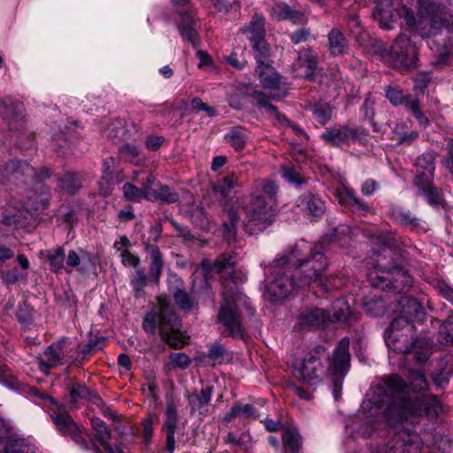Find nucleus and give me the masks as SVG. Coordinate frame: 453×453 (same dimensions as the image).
Wrapping results in <instances>:
<instances>
[{
	"instance_id": "1",
	"label": "nucleus",
	"mask_w": 453,
	"mask_h": 453,
	"mask_svg": "<svg viewBox=\"0 0 453 453\" xmlns=\"http://www.w3.org/2000/svg\"><path fill=\"white\" fill-rule=\"evenodd\" d=\"M278 186L269 179H257L251 187V200L244 208L243 227L249 234L263 232L274 221Z\"/></svg>"
},
{
	"instance_id": "2",
	"label": "nucleus",
	"mask_w": 453,
	"mask_h": 453,
	"mask_svg": "<svg viewBox=\"0 0 453 453\" xmlns=\"http://www.w3.org/2000/svg\"><path fill=\"white\" fill-rule=\"evenodd\" d=\"M283 263H288L297 277L299 287H308L323 275L328 262L325 254L317 247H310L306 242L296 244L283 255Z\"/></svg>"
},
{
	"instance_id": "3",
	"label": "nucleus",
	"mask_w": 453,
	"mask_h": 453,
	"mask_svg": "<svg viewBox=\"0 0 453 453\" xmlns=\"http://www.w3.org/2000/svg\"><path fill=\"white\" fill-rule=\"evenodd\" d=\"M407 380L397 374H389L382 377L380 380L372 387V402L380 408L396 400L397 395L411 392L415 394L428 390L429 386L422 370L409 368Z\"/></svg>"
},
{
	"instance_id": "4",
	"label": "nucleus",
	"mask_w": 453,
	"mask_h": 453,
	"mask_svg": "<svg viewBox=\"0 0 453 453\" xmlns=\"http://www.w3.org/2000/svg\"><path fill=\"white\" fill-rule=\"evenodd\" d=\"M157 301L158 311L145 315L142 328L148 334H155L157 322L162 340L173 349H181L186 342L180 330V321L166 298L159 296Z\"/></svg>"
},
{
	"instance_id": "5",
	"label": "nucleus",
	"mask_w": 453,
	"mask_h": 453,
	"mask_svg": "<svg viewBox=\"0 0 453 453\" xmlns=\"http://www.w3.org/2000/svg\"><path fill=\"white\" fill-rule=\"evenodd\" d=\"M441 404L434 395H426L413 399L401 395L387 405L384 417L390 426H395L411 417L423 415L437 416Z\"/></svg>"
},
{
	"instance_id": "6",
	"label": "nucleus",
	"mask_w": 453,
	"mask_h": 453,
	"mask_svg": "<svg viewBox=\"0 0 453 453\" xmlns=\"http://www.w3.org/2000/svg\"><path fill=\"white\" fill-rule=\"evenodd\" d=\"M225 290L222 293L223 300L218 314L219 321L223 324L228 335L234 338H242L244 334L241 305L245 304V296L233 287L226 289V279L223 280Z\"/></svg>"
},
{
	"instance_id": "7",
	"label": "nucleus",
	"mask_w": 453,
	"mask_h": 453,
	"mask_svg": "<svg viewBox=\"0 0 453 453\" xmlns=\"http://www.w3.org/2000/svg\"><path fill=\"white\" fill-rule=\"evenodd\" d=\"M50 176L48 168L37 171L26 161L10 160L0 165V181L5 185L34 188Z\"/></svg>"
},
{
	"instance_id": "8",
	"label": "nucleus",
	"mask_w": 453,
	"mask_h": 453,
	"mask_svg": "<svg viewBox=\"0 0 453 453\" xmlns=\"http://www.w3.org/2000/svg\"><path fill=\"white\" fill-rule=\"evenodd\" d=\"M1 114L5 120L17 145L23 149H30L34 144V134L25 127L24 104L11 96L0 100Z\"/></svg>"
},
{
	"instance_id": "9",
	"label": "nucleus",
	"mask_w": 453,
	"mask_h": 453,
	"mask_svg": "<svg viewBox=\"0 0 453 453\" xmlns=\"http://www.w3.org/2000/svg\"><path fill=\"white\" fill-rule=\"evenodd\" d=\"M283 255L271 265L272 280L266 286L265 296L273 303L287 298L295 288H299L297 277L288 263H283Z\"/></svg>"
},
{
	"instance_id": "10",
	"label": "nucleus",
	"mask_w": 453,
	"mask_h": 453,
	"mask_svg": "<svg viewBox=\"0 0 453 453\" xmlns=\"http://www.w3.org/2000/svg\"><path fill=\"white\" fill-rule=\"evenodd\" d=\"M325 355L326 349L318 345L303 357L294 358L292 368L295 379L308 386H316L321 383L324 372L321 359Z\"/></svg>"
},
{
	"instance_id": "11",
	"label": "nucleus",
	"mask_w": 453,
	"mask_h": 453,
	"mask_svg": "<svg viewBox=\"0 0 453 453\" xmlns=\"http://www.w3.org/2000/svg\"><path fill=\"white\" fill-rule=\"evenodd\" d=\"M384 58L395 69H414L418 64V48L407 35L400 34Z\"/></svg>"
},
{
	"instance_id": "12",
	"label": "nucleus",
	"mask_w": 453,
	"mask_h": 453,
	"mask_svg": "<svg viewBox=\"0 0 453 453\" xmlns=\"http://www.w3.org/2000/svg\"><path fill=\"white\" fill-rule=\"evenodd\" d=\"M385 338L390 349L403 354H408L418 339L415 326L403 319H395L392 321Z\"/></svg>"
},
{
	"instance_id": "13",
	"label": "nucleus",
	"mask_w": 453,
	"mask_h": 453,
	"mask_svg": "<svg viewBox=\"0 0 453 453\" xmlns=\"http://www.w3.org/2000/svg\"><path fill=\"white\" fill-rule=\"evenodd\" d=\"M418 10L421 22L427 21L430 26L428 35L441 27L453 31V7L446 9L429 0H418Z\"/></svg>"
},
{
	"instance_id": "14",
	"label": "nucleus",
	"mask_w": 453,
	"mask_h": 453,
	"mask_svg": "<svg viewBox=\"0 0 453 453\" xmlns=\"http://www.w3.org/2000/svg\"><path fill=\"white\" fill-rule=\"evenodd\" d=\"M368 132L361 127H350L347 125L335 126L326 128L321 134V138L332 146L341 147L349 145L355 142L365 141Z\"/></svg>"
},
{
	"instance_id": "15",
	"label": "nucleus",
	"mask_w": 453,
	"mask_h": 453,
	"mask_svg": "<svg viewBox=\"0 0 453 453\" xmlns=\"http://www.w3.org/2000/svg\"><path fill=\"white\" fill-rule=\"evenodd\" d=\"M50 401L51 403L50 415L57 428L64 435L70 436L74 442L83 447L82 432L66 411L65 406L53 398H50Z\"/></svg>"
},
{
	"instance_id": "16",
	"label": "nucleus",
	"mask_w": 453,
	"mask_h": 453,
	"mask_svg": "<svg viewBox=\"0 0 453 453\" xmlns=\"http://www.w3.org/2000/svg\"><path fill=\"white\" fill-rule=\"evenodd\" d=\"M236 265V256L234 253L224 252L219 255L213 261L205 259L201 263V269L206 278L209 273H221L228 272L233 284L235 286L234 280V267Z\"/></svg>"
},
{
	"instance_id": "17",
	"label": "nucleus",
	"mask_w": 453,
	"mask_h": 453,
	"mask_svg": "<svg viewBox=\"0 0 453 453\" xmlns=\"http://www.w3.org/2000/svg\"><path fill=\"white\" fill-rule=\"evenodd\" d=\"M391 443L394 453H419L422 447L419 435L406 429L396 433Z\"/></svg>"
},
{
	"instance_id": "18",
	"label": "nucleus",
	"mask_w": 453,
	"mask_h": 453,
	"mask_svg": "<svg viewBox=\"0 0 453 453\" xmlns=\"http://www.w3.org/2000/svg\"><path fill=\"white\" fill-rule=\"evenodd\" d=\"M178 425L179 416L177 412V406L173 401L167 402L164 412L162 430L165 434V447L167 451L170 453H173L175 449V432L178 428Z\"/></svg>"
},
{
	"instance_id": "19",
	"label": "nucleus",
	"mask_w": 453,
	"mask_h": 453,
	"mask_svg": "<svg viewBox=\"0 0 453 453\" xmlns=\"http://www.w3.org/2000/svg\"><path fill=\"white\" fill-rule=\"evenodd\" d=\"M65 343L66 340L63 338L46 348L43 352L45 359H39V368L41 371L46 372L48 369L64 363L65 358L68 356Z\"/></svg>"
},
{
	"instance_id": "20",
	"label": "nucleus",
	"mask_w": 453,
	"mask_h": 453,
	"mask_svg": "<svg viewBox=\"0 0 453 453\" xmlns=\"http://www.w3.org/2000/svg\"><path fill=\"white\" fill-rule=\"evenodd\" d=\"M296 206L306 216L321 218L326 212V203L318 195L303 191L296 199Z\"/></svg>"
},
{
	"instance_id": "21",
	"label": "nucleus",
	"mask_w": 453,
	"mask_h": 453,
	"mask_svg": "<svg viewBox=\"0 0 453 453\" xmlns=\"http://www.w3.org/2000/svg\"><path fill=\"white\" fill-rule=\"evenodd\" d=\"M349 340L342 339L334 350L329 361L328 372L337 378H342L349 364Z\"/></svg>"
},
{
	"instance_id": "22",
	"label": "nucleus",
	"mask_w": 453,
	"mask_h": 453,
	"mask_svg": "<svg viewBox=\"0 0 453 453\" xmlns=\"http://www.w3.org/2000/svg\"><path fill=\"white\" fill-rule=\"evenodd\" d=\"M330 319V315L323 309L313 308L301 312L296 328L311 330L324 326Z\"/></svg>"
},
{
	"instance_id": "23",
	"label": "nucleus",
	"mask_w": 453,
	"mask_h": 453,
	"mask_svg": "<svg viewBox=\"0 0 453 453\" xmlns=\"http://www.w3.org/2000/svg\"><path fill=\"white\" fill-rule=\"evenodd\" d=\"M400 315L396 319H403L408 323L422 322L426 316L424 307L414 298L402 297L399 301Z\"/></svg>"
},
{
	"instance_id": "24",
	"label": "nucleus",
	"mask_w": 453,
	"mask_h": 453,
	"mask_svg": "<svg viewBox=\"0 0 453 453\" xmlns=\"http://www.w3.org/2000/svg\"><path fill=\"white\" fill-rule=\"evenodd\" d=\"M168 283L169 292L173 296L177 306L182 311H191L195 307L196 303L184 289V282L181 278L173 275Z\"/></svg>"
},
{
	"instance_id": "25",
	"label": "nucleus",
	"mask_w": 453,
	"mask_h": 453,
	"mask_svg": "<svg viewBox=\"0 0 453 453\" xmlns=\"http://www.w3.org/2000/svg\"><path fill=\"white\" fill-rule=\"evenodd\" d=\"M144 250L150 257V275L152 282L158 284L165 266L164 255L158 246L151 243H145Z\"/></svg>"
},
{
	"instance_id": "26",
	"label": "nucleus",
	"mask_w": 453,
	"mask_h": 453,
	"mask_svg": "<svg viewBox=\"0 0 453 453\" xmlns=\"http://www.w3.org/2000/svg\"><path fill=\"white\" fill-rule=\"evenodd\" d=\"M196 11L182 12H180V20L178 26L179 31L181 36L188 41L194 47H196L200 43L198 33L196 28V22L194 20V15Z\"/></svg>"
},
{
	"instance_id": "27",
	"label": "nucleus",
	"mask_w": 453,
	"mask_h": 453,
	"mask_svg": "<svg viewBox=\"0 0 453 453\" xmlns=\"http://www.w3.org/2000/svg\"><path fill=\"white\" fill-rule=\"evenodd\" d=\"M265 19L261 13L256 12L251 19L240 28L239 33L250 42L265 37Z\"/></svg>"
},
{
	"instance_id": "28",
	"label": "nucleus",
	"mask_w": 453,
	"mask_h": 453,
	"mask_svg": "<svg viewBox=\"0 0 453 453\" xmlns=\"http://www.w3.org/2000/svg\"><path fill=\"white\" fill-rule=\"evenodd\" d=\"M212 392L213 388L211 386H207L200 391L196 390L191 394H188L187 397L190 407V412L194 413L198 411L200 415H205L207 411L205 408L211 401Z\"/></svg>"
},
{
	"instance_id": "29",
	"label": "nucleus",
	"mask_w": 453,
	"mask_h": 453,
	"mask_svg": "<svg viewBox=\"0 0 453 453\" xmlns=\"http://www.w3.org/2000/svg\"><path fill=\"white\" fill-rule=\"evenodd\" d=\"M296 65L298 68L305 67L303 77L306 80L313 81L315 70L318 67L317 54L311 48H303L298 52Z\"/></svg>"
},
{
	"instance_id": "30",
	"label": "nucleus",
	"mask_w": 453,
	"mask_h": 453,
	"mask_svg": "<svg viewBox=\"0 0 453 453\" xmlns=\"http://www.w3.org/2000/svg\"><path fill=\"white\" fill-rule=\"evenodd\" d=\"M435 155L433 152L427 151L420 155L416 159L417 177L415 180L422 181L426 180H433L434 175Z\"/></svg>"
},
{
	"instance_id": "31",
	"label": "nucleus",
	"mask_w": 453,
	"mask_h": 453,
	"mask_svg": "<svg viewBox=\"0 0 453 453\" xmlns=\"http://www.w3.org/2000/svg\"><path fill=\"white\" fill-rule=\"evenodd\" d=\"M256 72L264 88L276 89L280 88L282 77L275 71L271 63L257 65Z\"/></svg>"
},
{
	"instance_id": "32",
	"label": "nucleus",
	"mask_w": 453,
	"mask_h": 453,
	"mask_svg": "<svg viewBox=\"0 0 453 453\" xmlns=\"http://www.w3.org/2000/svg\"><path fill=\"white\" fill-rule=\"evenodd\" d=\"M328 50L332 56L345 55L349 50V43L345 35L338 28H333L327 35Z\"/></svg>"
},
{
	"instance_id": "33",
	"label": "nucleus",
	"mask_w": 453,
	"mask_h": 453,
	"mask_svg": "<svg viewBox=\"0 0 453 453\" xmlns=\"http://www.w3.org/2000/svg\"><path fill=\"white\" fill-rule=\"evenodd\" d=\"M415 184L431 206L443 204L444 198L442 192L433 184L432 180L422 181L418 180H415Z\"/></svg>"
},
{
	"instance_id": "34",
	"label": "nucleus",
	"mask_w": 453,
	"mask_h": 453,
	"mask_svg": "<svg viewBox=\"0 0 453 453\" xmlns=\"http://www.w3.org/2000/svg\"><path fill=\"white\" fill-rule=\"evenodd\" d=\"M391 217L397 224L410 230H416L421 225L420 219L411 211L403 207L395 208Z\"/></svg>"
},
{
	"instance_id": "35",
	"label": "nucleus",
	"mask_w": 453,
	"mask_h": 453,
	"mask_svg": "<svg viewBox=\"0 0 453 453\" xmlns=\"http://www.w3.org/2000/svg\"><path fill=\"white\" fill-rule=\"evenodd\" d=\"M433 344L432 340L418 337L413 343V348L407 355H412L416 362L425 364L432 355Z\"/></svg>"
},
{
	"instance_id": "36",
	"label": "nucleus",
	"mask_w": 453,
	"mask_h": 453,
	"mask_svg": "<svg viewBox=\"0 0 453 453\" xmlns=\"http://www.w3.org/2000/svg\"><path fill=\"white\" fill-rule=\"evenodd\" d=\"M105 132L108 139L113 143H119L131 139L130 131L127 128L124 119H121L112 120Z\"/></svg>"
},
{
	"instance_id": "37",
	"label": "nucleus",
	"mask_w": 453,
	"mask_h": 453,
	"mask_svg": "<svg viewBox=\"0 0 453 453\" xmlns=\"http://www.w3.org/2000/svg\"><path fill=\"white\" fill-rule=\"evenodd\" d=\"M412 283L411 276L403 268L395 266L393 267V277L389 291L395 293H403L408 291Z\"/></svg>"
},
{
	"instance_id": "38",
	"label": "nucleus",
	"mask_w": 453,
	"mask_h": 453,
	"mask_svg": "<svg viewBox=\"0 0 453 453\" xmlns=\"http://www.w3.org/2000/svg\"><path fill=\"white\" fill-rule=\"evenodd\" d=\"M237 417L255 419L258 418V412L251 404H242L241 403H235L230 411L226 413L224 420L231 422Z\"/></svg>"
},
{
	"instance_id": "39",
	"label": "nucleus",
	"mask_w": 453,
	"mask_h": 453,
	"mask_svg": "<svg viewBox=\"0 0 453 453\" xmlns=\"http://www.w3.org/2000/svg\"><path fill=\"white\" fill-rule=\"evenodd\" d=\"M251 42L254 58L257 61V65L272 63L271 60V48L267 43L265 37L255 40Z\"/></svg>"
},
{
	"instance_id": "40",
	"label": "nucleus",
	"mask_w": 453,
	"mask_h": 453,
	"mask_svg": "<svg viewBox=\"0 0 453 453\" xmlns=\"http://www.w3.org/2000/svg\"><path fill=\"white\" fill-rule=\"evenodd\" d=\"M249 138L248 132L242 127H233L226 135L225 140L235 150H242Z\"/></svg>"
},
{
	"instance_id": "41",
	"label": "nucleus",
	"mask_w": 453,
	"mask_h": 453,
	"mask_svg": "<svg viewBox=\"0 0 453 453\" xmlns=\"http://www.w3.org/2000/svg\"><path fill=\"white\" fill-rule=\"evenodd\" d=\"M250 57V53L246 47H236L225 59L231 66L242 70L247 66Z\"/></svg>"
},
{
	"instance_id": "42",
	"label": "nucleus",
	"mask_w": 453,
	"mask_h": 453,
	"mask_svg": "<svg viewBox=\"0 0 453 453\" xmlns=\"http://www.w3.org/2000/svg\"><path fill=\"white\" fill-rule=\"evenodd\" d=\"M239 186V177L236 173L230 174L218 180L213 186V190L219 193L223 197H226L231 191Z\"/></svg>"
},
{
	"instance_id": "43",
	"label": "nucleus",
	"mask_w": 453,
	"mask_h": 453,
	"mask_svg": "<svg viewBox=\"0 0 453 453\" xmlns=\"http://www.w3.org/2000/svg\"><path fill=\"white\" fill-rule=\"evenodd\" d=\"M282 443L285 450L290 453H299L303 440L299 433L296 429L288 428L282 434Z\"/></svg>"
},
{
	"instance_id": "44",
	"label": "nucleus",
	"mask_w": 453,
	"mask_h": 453,
	"mask_svg": "<svg viewBox=\"0 0 453 453\" xmlns=\"http://www.w3.org/2000/svg\"><path fill=\"white\" fill-rule=\"evenodd\" d=\"M334 311L329 321L344 322L350 324L352 320H357V316L352 313L349 307L344 301H337L334 304Z\"/></svg>"
},
{
	"instance_id": "45",
	"label": "nucleus",
	"mask_w": 453,
	"mask_h": 453,
	"mask_svg": "<svg viewBox=\"0 0 453 453\" xmlns=\"http://www.w3.org/2000/svg\"><path fill=\"white\" fill-rule=\"evenodd\" d=\"M227 219L223 223L224 236L228 242L234 241L236 236V226L240 221V216L235 209H229L226 211Z\"/></svg>"
},
{
	"instance_id": "46",
	"label": "nucleus",
	"mask_w": 453,
	"mask_h": 453,
	"mask_svg": "<svg viewBox=\"0 0 453 453\" xmlns=\"http://www.w3.org/2000/svg\"><path fill=\"white\" fill-rule=\"evenodd\" d=\"M251 96L256 99L260 108H265L267 113L274 115L279 121L286 120L285 115L278 111V108L270 103V97L261 91H254Z\"/></svg>"
},
{
	"instance_id": "47",
	"label": "nucleus",
	"mask_w": 453,
	"mask_h": 453,
	"mask_svg": "<svg viewBox=\"0 0 453 453\" xmlns=\"http://www.w3.org/2000/svg\"><path fill=\"white\" fill-rule=\"evenodd\" d=\"M91 425L95 431L96 438L98 440V441L104 447V448L110 449L109 441L111 437V430L108 428L106 424L98 418H92Z\"/></svg>"
},
{
	"instance_id": "48",
	"label": "nucleus",
	"mask_w": 453,
	"mask_h": 453,
	"mask_svg": "<svg viewBox=\"0 0 453 453\" xmlns=\"http://www.w3.org/2000/svg\"><path fill=\"white\" fill-rule=\"evenodd\" d=\"M207 357L214 365H222L232 360V354L223 345L217 344L209 349Z\"/></svg>"
},
{
	"instance_id": "49",
	"label": "nucleus",
	"mask_w": 453,
	"mask_h": 453,
	"mask_svg": "<svg viewBox=\"0 0 453 453\" xmlns=\"http://www.w3.org/2000/svg\"><path fill=\"white\" fill-rule=\"evenodd\" d=\"M385 93L387 98L395 106L403 104L407 108L409 98H415L411 95H404L403 89L397 87L387 86Z\"/></svg>"
},
{
	"instance_id": "50",
	"label": "nucleus",
	"mask_w": 453,
	"mask_h": 453,
	"mask_svg": "<svg viewBox=\"0 0 453 453\" xmlns=\"http://www.w3.org/2000/svg\"><path fill=\"white\" fill-rule=\"evenodd\" d=\"M179 194L167 185H159L158 188L152 192L151 200H161L166 203H174L179 201Z\"/></svg>"
},
{
	"instance_id": "51",
	"label": "nucleus",
	"mask_w": 453,
	"mask_h": 453,
	"mask_svg": "<svg viewBox=\"0 0 453 453\" xmlns=\"http://www.w3.org/2000/svg\"><path fill=\"white\" fill-rule=\"evenodd\" d=\"M310 110L321 125L326 124L332 118L333 109L328 104H314L311 105Z\"/></svg>"
},
{
	"instance_id": "52",
	"label": "nucleus",
	"mask_w": 453,
	"mask_h": 453,
	"mask_svg": "<svg viewBox=\"0 0 453 453\" xmlns=\"http://www.w3.org/2000/svg\"><path fill=\"white\" fill-rule=\"evenodd\" d=\"M48 260L50 269L54 273H59L64 268L65 252L63 248L52 250L48 253Z\"/></svg>"
},
{
	"instance_id": "53",
	"label": "nucleus",
	"mask_w": 453,
	"mask_h": 453,
	"mask_svg": "<svg viewBox=\"0 0 453 453\" xmlns=\"http://www.w3.org/2000/svg\"><path fill=\"white\" fill-rule=\"evenodd\" d=\"M123 194L126 199L130 201H139L141 199H149V192L142 188H138L131 183L123 185Z\"/></svg>"
},
{
	"instance_id": "54",
	"label": "nucleus",
	"mask_w": 453,
	"mask_h": 453,
	"mask_svg": "<svg viewBox=\"0 0 453 453\" xmlns=\"http://www.w3.org/2000/svg\"><path fill=\"white\" fill-rule=\"evenodd\" d=\"M119 152L128 161L138 164L141 161V153L137 146L126 142L119 147Z\"/></svg>"
},
{
	"instance_id": "55",
	"label": "nucleus",
	"mask_w": 453,
	"mask_h": 453,
	"mask_svg": "<svg viewBox=\"0 0 453 453\" xmlns=\"http://www.w3.org/2000/svg\"><path fill=\"white\" fill-rule=\"evenodd\" d=\"M16 317L20 324L24 326L30 325L34 319L33 308L26 302L19 303L18 305Z\"/></svg>"
},
{
	"instance_id": "56",
	"label": "nucleus",
	"mask_w": 453,
	"mask_h": 453,
	"mask_svg": "<svg viewBox=\"0 0 453 453\" xmlns=\"http://www.w3.org/2000/svg\"><path fill=\"white\" fill-rule=\"evenodd\" d=\"M372 15L380 22L381 27L385 29L391 28L389 22L392 19V12L389 8H383L380 4L373 11Z\"/></svg>"
},
{
	"instance_id": "57",
	"label": "nucleus",
	"mask_w": 453,
	"mask_h": 453,
	"mask_svg": "<svg viewBox=\"0 0 453 453\" xmlns=\"http://www.w3.org/2000/svg\"><path fill=\"white\" fill-rule=\"evenodd\" d=\"M150 282H152V279H150V271L148 272V274H146L144 269H137L135 271L134 278L131 280V285L134 290L136 293H138Z\"/></svg>"
},
{
	"instance_id": "58",
	"label": "nucleus",
	"mask_w": 453,
	"mask_h": 453,
	"mask_svg": "<svg viewBox=\"0 0 453 453\" xmlns=\"http://www.w3.org/2000/svg\"><path fill=\"white\" fill-rule=\"evenodd\" d=\"M407 109L411 111V114L416 118L420 126L426 127L429 124L428 119L419 109L418 98H409Z\"/></svg>"
},
{
	"instance_id": "59",
	"label": "nucleus",
	"mask_w": 453,
	"mask_h": 453,
	"mask_svg": "<svg viewBox=\"0 0 453 453\" xmlns=\"http://www.w3.org/2000/svg\"><path fill=\"white\" fill-rule=\"evenodd\" d=\"M375 102L371 98L370 94L367 95L365 102L361 107V111L364 112L365 118L367 119L370 124L373 127L374 131H378L377 123L374 121L375 110H374Z\"/></svg>"
},
{
	"instance_id": "60",
	"label": "nucleus",
	"mask_w": 453,
	"mask_h": 453,
	"mask_svg": "<svg viewBox=\"0 0 453 453\" xmlns=\"http://www.w3.org/2000/svg\"><path fill=\"white\" fill-rule=\"evenodd\" d=\"M1 278L4 283L12 285L20 280H24L27 278V273L18 271L17 268H12L3 272Z\"/></svg>"
},
{
	"instance_id": "61",
	"label": "nucleus",
	"mask_w": 453,
	"mask_h": 453,
	"mask_svg": "<svg viewBox=\"0 0 453 453\" xmlns=\"http://www.w3.org/2000/svg\"><path fill=\"white\" fill-rule=\"evenodd\" d=\"M440 334L442 342L448 345H453V316L449 317L440 327Z\"/></svg>"
},
{
	"instance_id": "62",
	"label": "nucleus",
	"mask_w": 453,
	"mask_h": 453,
	"mask_svg": "<svg viewBox=\"0 0 453 453\" xmlns=\"http://www.w3.org/2000/svg\"><path fill=\"white\" fill-rule=\"evenodd\" d=\"M292 8L284 3L275 4L271 9V14L276 20L288 19Z\"/></svg>"
},
{
	"instance_id": "63",
	"label": "nucleus",
	"mask_w": 453,
	"mask_h": 453,
	"mask_svg": "<svg viewBox=\"0 0 453 453\" xmlns=\"http://www.w3.org/2000/svg\"><path fill=\"white\" fill-rule=\"evenodd\" d=\"M85 388L81 384H74L70 390V409H76L79 406V402L83 399Z\"/></svg>"
},
{
	"instance_id": "64",
	"label": "nucleus",
	"mask_w": 453,
	"mask_h": 453,
	"mask_svg": "<svg viewBox=\"0 0 453 453\" xmlns=\"http://www.w3.org/2000/svg\"><path fill=\"white\" fill-rule=\"evenodd\" d=\"M436 288L439 294L453 305V288L443 280H438Z\"/></svg>"
}]
</instances>
